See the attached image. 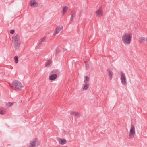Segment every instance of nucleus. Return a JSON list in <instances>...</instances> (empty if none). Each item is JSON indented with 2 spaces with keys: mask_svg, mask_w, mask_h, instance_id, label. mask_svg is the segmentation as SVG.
<instances>
[{
  "mask_svg": "<svg viewBox=\"0 0 147 147\" xmlns=\"http://www.w3.org/2000/svg\"><path fill=\"white\" fill-rule=\"evenodd\" d=\"M71 17L70 18V20H72L74 17H75V13H73V14H71Z\"/></svg>",
  "mask_w": 147,
  "mask_h": 147,
  "instance_id": "412c9836",
  "label": "nucleus"
},
{
  "mask_svg": "<svg viewBox=\"0 0 147 147\" xmlns=\"http://www.w3.org/2000/svg\"><path fill=\"white\" fill-rule=\"evenodd\" d=\"M140 39L141 42H144L145 40L144 37H140Z\"/></svg>",
  "mask_w": 147,
  "mask_h": 147,
  "instance_id": "6ab92c4d",
  "label": "nucleus"
},
{
  "mask_svg": "<svg viewBox=\"0 0 147 147\" xmlns=\"http://www.w3.org/2000/svg\"><path fill=\"white\" fill-rule=\"evenodd\" d=\"M15 32V31L13 30H10V32L11 34H13Z\"/></svg>",
  "mask_w": 147,
  "mask_h": 147,
  "instance_id": "b1692460",
  "label": "nucleus"
},
{
  "mask_svg": "<svg viewBox=\"0 0 147 147\" xmlns=\"http://www.w3.org/2000/svg\"><path fill=\"white\" fill-rule=\"evenodd\" d=\"M59 143L61 145H64L66 142V140L65 139H59L58 140Z\"/></svg>",
  "mask_w": 147,
  "mask_h": 147,
  "instance_id": "1a4fd4ad",
  "label": "nucleus"
},
{
  "mask_svg": "<svg viewBox=\"0 0 147 147\" xmlns=\"http://www.w3.org/2000/svg\"><path fill=\"white\" fill-rule=\"evenodd\" d=\"M109 78L110 80H111L112 78L113 73L111 70L110 69H107Z\"/></svg>",
  "mask_w": 147,
  "mask_h": 147,
  "instance_id": "9d476101",
  "label": "nucleus"
},
{
  "mask_svg": "<svg viewBox=\"0 0 147 147\" xmlns=\"http://www.w3.org/2000/svg\"><path fill=\"white\" fill-rule=\"evenodd\" d=\"M146 40L147 41V38H146Z\"/></svg>",
  "mask_w": 147,
  "mask_h": 147,
  "instance_id": "c756f323",
  "label": "nucleus"
},
{
  "mask_svg": "<svg viewBox=\"0 0 147 147\" xmlns=\"http://www.w3.org/2000/svg\"><path fill=\"white\" fill-rule=\"evenodd\" d=\"M86 68H88L89 67V65L86 63Z\"/></svg>",
  "mask_w": 147,
  "mask_h": 147,
  "instance_id": "bb28decb",
  "label": "nucleus"
},
{
  "mask_svg": "<svg viewBox=\"0 0 147 147\" xmlns=\"http://www.w3.org/2000/svg\"><path fill=\"white\" fill-rule=\"evenodd\" d=\"M45 38L46 37H44L40 40L38 42L39 45H41L43 44V42L45 41Z\"/></svg>",
  "mask_w": 147,
  "mask_h": 147,
  "instance_id": "ddd939ff",
  "label": "nucleus"
},
{
  "mask_svg": "<svg viewBox=\"0 0 147 147\" xmlns=\"http://www.w3.org/2000/svg\"><path fill=\"white\" fill-rule=\"evenodd\" d=\"M135 133V132L134 127L133 125H132L131 126L130 129L129 135L130 136H131L132 135L134 134Z\"/></svg>",
  "mask_w": 147,
  "mask_h": 147,
  "instance_id": "6e6552de",
  "label": "nucleus"
},
{
  "mask_svg": "<svg viewBox=\"0 0 147 147\" xmlns=\"http://www.w3.org/2000/svg\"><path fill=\"white\" fill-rule=\"evenodd\" d=\"M85 79L84 80V83H87V82L89 80V78L87 76H85Z\"/></svg>",
  "mask_w": 147,
  "mask_h": 147,
  "instance_id": "aec40b11",
  "label": "nucleus"
},
{
  "mask_svg": "<svg viewBox=\"0 0 147 147\" xmlns=\"http://www.w3.org/2000/svg\"><path fill=\"white\" fill-rule=\"evenodd\" d=\"M123 84H124V85H126L127 83H123Z\"/></svg>",
  "mask_w": 147,
  "mask_h": 147,
  "instance_id": "c85d7f7f",
  "label": "nucleus"
},
{
  "mask_svg": "<svg viewBox=\"0 0 147 147\" xmlns=\"http://www.w3.org/2000/svg\"><path fill=\"white\" fill-rule=\"evenodd\" d=\"M9 85L12 87L18 89H20L23 87L22 83H9Z\"/></svg>",
  "mask_w": 147,
  "mask_h": 147,
  "instance_id": "7ed1b4c3",
  "label": "nucleus"
},
{
  "mask_svg": "<svg viewBox=\"0 0 147 147\" xmlns=\"http://www.w3.org/2000/svg\"><path fill=\"white\" fill-rule=\"evenodd\" d=\"M12 83H20V82L18 81H15L13 82Z\"/></svg>",
  "mask_w": 147,
  "mask_h": 147,
  "instance_id": "cd10ccee",
  "label": "nucleus"
},
{
  "mask_svg": "<svg viewBox=\"0 0 147 147\" xmlns=\"http://www.w3.org/2000/svg\"><path fill=\"white\" fill-rule=\"evenodd\" d=\"M15 62L16 63H17L18 61V59L17 56H15L14 57Z\"/></svg>",
  "mask_w": 147,
  "mask_h": 147,
  "instance_id": "a211bd4d",
  "label": "nucleus"
},
{
  "mask_svg": "<svg viewBox=\"0 0 147 147\" xmlns=\"http://www.w3.org/2000/svg\"><path fill=\"white\" fill-rule=\"evenodd\" d=\"M13 42L15 46V47L18 49L20 45V38L19 35L15 34L12 37Z\"/></svg>",
  "mask_w": 147,
  "mask_h": 147,
  "instance_id": "f03ea898",
  "label": "nucleus"
},
{
  "mask_svg": "<svg viewBox=\"0 0 147 147\" xmlns=\"http://www.w3.org/2000/svg\"><path fill=\"white\" fill-rule=\"evenodd\" d=\"M6 112V111L4 109L0 108V114L1 115L4 114Z\"/></svg>",
  "mask_w": 147,
  "mask_h": 147,
  "instance_id": "2eb2a0df",
  "label": "nucleus"
},
{
  "mask_svg": "<svg viewBox=\"0 0 147 147\" xmlns=\"http://www.w3.org/2000/svg\"><path fill=\"white\" fill-rule=\"evenodd\" d=\"M36 2L35 0L33 1H31L30 2V5L31 6H32L34 5L35 4Z\"/></svg>",
  "mask_w": 147,
  "mask_h": 147,
  "instance_id": "dca6fc26",
  "label": "nucleus"
},
{
  "mask_svg": "<svg viewBox=\"0 0 147 147\" xmlns=\"http://www.w3.org/2000/svg\"><path fill=\"white\" fill-rule=\"evenodd\" d=\"M80 115V114L78 112H76L75 116L78 117Z\"/></svg>",
  "mask_w": 147,
  "mask_h": 147,
  "instance_id": "a878e982",
  "label": "nucleus"
},
{
  "mask_svg": "<svg viewBox=\"0 0 147 147\" xmlns=\"http://www.w3.org/2000/svg\"><path fill=\"white\" fill-rule=\"evenodd\" d=\"M52 63L51 61V60H47L45 63V66L46 67L50 66Z\"/></svg>",
  "mask_w": 147,
  "mask_h": 147,
  "instance_id": "f8f14e48",
  "label": "nucleus"
},
{
  "mask_svg": "<svg viewBox=\"0 0 147 147\" xmlns=\"http://www.w3.org/2000/svg\"><path fill=\"white\" fill-rule=\"evenodd\" d=\"M63 29V26H59L57 27L55 29V31L53 33L54 35H55L58 34L61 30Z\"/></svg>",
  "mask_w": 147,
  "mask_h": 147,
  "instance_id": "39448f33",
  "label": "nucleus"
},
{
  "mask_svg": "<svg viewBox=\"0 0 147 147\" xmlns=\"http://www.w3.org/2000/svg\"><path fill=\"white\" fill-rule=\"evenodd\" d=\"M89 86L88 84H84L82 88L84 90H86L88 88Z\"/></svg>",
  "mask_w": 147,
  "mask_h": 147,
  "instance_id": "4468645a",
  "label": "nucleus"
},
{
  "mask_svg": "<svg viewBox=\"0 0 147 147\" xmlns=\"http://www.w3.org/2000/svg\"><path fill=\"white\" fill-rule=\"evenodd\" d=\"M121 80L122 83H126L125 76L123 72H121Z\"/></svg>",
  "mask_w": 147,
  "mask_h": 147,
  "instance_id": "20e7f679",
  "label": "nucleus"
},
{
  "mask_svg": "<svg viewBox=\"0 0 147 147\" xmlns=\"http://www.w3.org/2000/svg\"><path fill=\"white\" fill-rule=\"evenodd\" d=\"M57 77V75L56 74H53L49 77V79L51 80L55 79Z\"/></svg>",
  "mask_w": 147,
  "mask_h": 147,
  "instance_id": "9b49d317",
  "label": "nucleus"
},
{
  "mask_svg": "<svg viewBox=\"0 0 147 147\" xmlns=\"http://www.w3.org/2000/svg\"><path fill=\"white\" fill-rule=\"evenodd\" d=\"M76 112L74 111H70V113L72 115H75Z\"/></svg>",
  "mask_w": 147,
  "mask_h": 147,
  "instance_id": "393cba45",
  "label": "nucleus"
},
{
  "mask_svg": "<svg viewBox=\"0 0 147 147\" xmlns=\"http://www.w3.org/2000/svg\"><path fill=\"white\" fill-rule=\"evenodd\" d=\"M97 17H100L102 15L103 11L102 10L99 9L96 11Z\"/></svg>",
  "mask_w": 147,
  "mask_h": 147,
  "instance_id": "0eeeda50",
  "label": "nucleus"
},
{
  "mask_svg": "<svg viewBox=\"0 0 147 147\" xmlns=\"http://www.w3.org/2000/svg\"><path fill=\"white\" fill-rule=\"evenodd\" d=\"M37 142V140L36 139H35L31 141L30 143V147H35Z\"/></svg>",
  "mask_w": 147,
  "mask_h": 147,
  "instance_id": "423d86ee",
  "label": "nucleus"
},
{
  "mask_svg": "<svg viewBox=\"0 0 147 147\" xmlns=\"http://www.w3.org/2000/svg\"><path fill=\"white\" fill-rule=\"evenodd\" d=\"M13 103L12 102H8L7 104V105L9 107H10L12 106Z\"/></svg>",
  "mask_w": 147,
  "mask_h": 147,
  "instance_id": "4be33fe9",
  "label": "nucleus"
},
{
  "mask_svg": "<svg viewBox=\"0 0 147 147\" xmlns=\"http://www.w3.org/2000/svg\"><path fill=\"white\" fill-rule=\"evenodd\" d=\"M59 51L58 49V47H57L56 49V55H57L59 53Z\"/></svg>",
  "mask_w": 147,
  "mask_h": 147,
  "instance_id": "5701e85b",
  "label": "nucleus"
},
{
  "mask_svg": "<svg viewBox=\"0 0 147 147\" xmlns=\"http://www.w3.org/2000/svg\"><path fill=\"white\" fill-rule=\"evenodd\" d=\"M67 7L66 6H64L63 7V13H65L67 9Z\"/></svg>",
  "mask_w": 147,
  "mask_h": 147,
  "instance_id": "f3484780",
  "label": "nucleus"
},
{
  "mask_svg": "<svg viewBox=\"0 0 147 147\" xmlns=\"http://www.w3.org/2000/svg\"><path fill=\"white\" fill-rule=\"evenodd\" d=\"M132 38L131 33H124L122 36V40L124 44H129Z\"/></svg>",
  "mask_w": 147,
  "mask_h": 147,
  "instance_id": "f257e3e1",
  "label": "nucleus"
}]
</instances>
